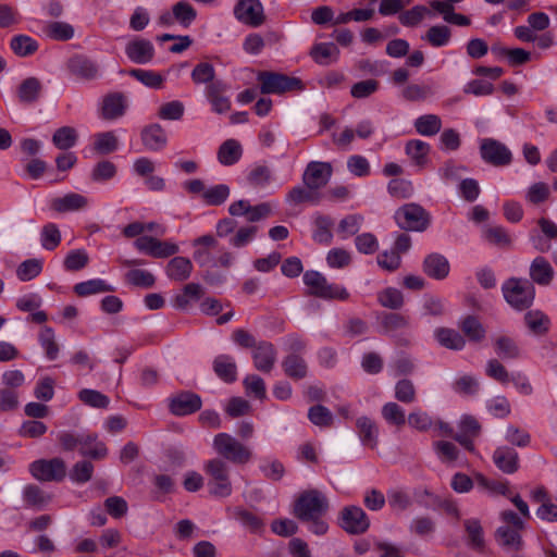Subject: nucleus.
Listing matches in <instances>:
<instances>
[{
    "mask_svg": "<svg viewBox=\"0 0 557 557\" xmlns=\"http://www.w3.org/2000/svg\"><path fill=\"white\" fill-rule=\"evenodd\" d=\"M395 398L403 404H412L417 400V389L409 379H401L395 384Z\"/></svg>",
    "mask_w": 557,
    "mask_h": 557,
    "instance_id": "0e129e2a",
    "label": "nucleus"
},
{
    "mask_svg": "<svg viewBox=\"0 0 557 557\" xmlns=\"http://www.w3.org/2000/svg\"><path fill=\"white\" fill-rule=\"evenodd\" d=\"M333 174V168L329 162L311 161L302 174L305 186L311 190H318L326 186Z\"/></svg>",
    "mask_w": 557,
    "mask_h": 557,
    "instance_id": "9b49d317",
    "label": "nucleus"
},
{
    "mask_svg": "<svg viewBox=\"0 0 557 557\" xmlns=\"http://www.w3.org/2000/svg\"><path fill=\"white\" fill-rule=\"evenodd\" d=\"M480 152L485 162L495 166L508 165L512 159L510 150L493 138H484L481 141Z\"/></svg>",
    "mask_w": 557,
    "mask_h": 557,
    "instance_id": "f8f14e48",
    "label": "nucleus"
},
{
    "mask_svg": "<svg viewBox=\"0 0 557 557\" xmlns=\"http://www.w3.org/2000/svg\"><path fill=\"white\" fill-rule=\"evenodd\" d=\"M381 412L384 420L389 424L401 428L406 423L405 410L397 403H386Z\"/></svg>",
    "mask_w": 557,
    "mask_h": 557,
    "instance_id": "052dcab7",
    "label": "nucleus"
},
{
    "mask_svg": "<svg viewBox=\"0 0 557 557\" xmlns=\"http://www.w3.org/2000/svg\"><path fill=\"white\" fill-rule=\"evenodd\" d=\"M42 90L40 81L36 77H28L24 79L17 89V97L22 103H34L36 102Z\"/></svg>",
    "mask_w": 557,
    "mask_h": 557,
    "instance_id": "f704fd0d",
    "label": "nucleus"
},
{
    "mask_svg": "<svg viewBox=\"0 0 557 557\" xmlns=\"http://www.w3.org/2000/svg\"><path fill=\"white\" fill-rule=\"evenodd\" d=\"M23 499L26 506L35 509H42L50 503L51 497L39 486L28 484L23 490Z\"/></svg>",
    "mask_w": 557,
    "mask_h": 557,
    "instance_id": "4c0bfd02",
    "label": "nucleus"
},
{
    "mask_svg": "<svg viewBox=\"0 0 557 557\" xmlns=\"http://www.w3.org/2000/svg\"><path fill=\"white\" fill-rule=\"evenodd\" d=\"M77 138L78 135L75 128L63 126L54 132L52 143L57 148L67 150L76 145Z\"/></svg>",
    "mask_w": 557,
    "mask_h": 557,
    "instance_id": "8fccbe9b",
    "label": "nucleus"
},
{
    "mask_svg": "<svg viewBox=\"0 0 557 557\" xmlns=\"http://www.w3.org/2000/svg\"><path fill=\"white\" fill-rule=\"evenodd\" d=\"M119 147V139L113 132H102L95 135L94 149L101 154L114 152Z\"/></svg>",
    "mask_w": 557,
    "mask_h": 557,
    "instance_id": "5fc2aeb1",
    "label": "nucleus"
},
{
    "mask_svg": "<svg viewBox=\"0 0 557 557\" xmlns=\"http://www.w3.org/2000/svg\"><path fill=\"white\" fill-rule=\"evenodd\" d=\"M257 79L261 84L260 91L262 94H283L301 87V82L298 78L274 72H260Z\"/></svg>",
    "mask_w": 557,
    "mask_h": 557,
    "instance_id": "1a4fd4ad",
    "label": "nucleus"
},
{
    "mask_svg": "<svg viewBox=\"0 0 557 557\" xmlns=\"http://www.w3.org/2000/svg\"><path fill=\"white\" fill-rule=\"evenodd\" d=\"M30 474L38 481L60 482L66 475V465L63 459H38L29 465Z\"/></svg>",
    "mask_w": 557,
    "mask_h": 557,
    "instance_id": "0eeeda50",
    "label": "nucleus"
},
{
    "mask_svg": "<svg viewBox=\"0 0 557 557\" xmlns=\"http://www.w3.org/2000/svg\"><path fill=\"white\" fill-rule=\"evenodd\" d=\"M422 268L429 277L438 281L446 278L450 271L448 259L438 252L428 255L423 260Z\"/></svg>",
    "mask_w": 557,
    "mask_h": 557,
    "instance_id": "6ab92c4d",
    "label": "nucleus"
},
{
    "mask_svg": "<svg viewBox=\"0 0 557 557\" xmlns=\"http://www.w3.org/2000/svg\"><path fill=\"white\" fill-rule=\"evenodd\" d=\"M502 293L507 304L518 311L530 308L535 297L533 283L520 277L506 280L502 285Z\"/></svg>",
    "mask_w": 557,
    "mask_h": 557,
    "instance_id": "7ed1b4c3",
    "label": "nucleus"
},
{
    "mask_svg": "<svg viewBox=\"0 0 557 557\" xmlns=\"http://www.w3.org/2000/svg\"><path fill=\"white\" fill-rule=\"evenodd\" d=\"M230 187L226 184H219L207 188L202 194V200L208 206H220L230 196Z\"/></svg>",
    "mask_w": 557,
    "mask_h": 557,
    "instance_id": "69168bd1",
    "label": "nucleus"
},
{
    "mask_svg": "<svg viewBox=\"0 0 557 557\" xmlns=\"http://www.w3.org/2000/svg\"><path fill=\"white\" fill-rule=\"evenodd\" d=\"M451 37L450 28L445 25L431 26L422 39L426 40L432 47L440 48L448 45Z\"/></svg>",
    "mask_w": 557,
    "mask_h": 557,
    "instance_id": "de8ad7c7",
    "label": "nucleus"
},
{
    "mask_svg": "<svg viewBox=\"0 0 557 557\" xmlns=\"http://www.w3.org/2000/svg\"><path fill=\"white\" fill-rule=\"evenodd\" d=\"M89 203L87 197L77 193H69L61 197H55L50 201V208L59 213L79 211Z\"/></svg>",
    "mask_w": 557,
    "mask_h": 557,
    "instance_id": "412c9836",
    "label": "nucleus"
},
{
    "mask_svg": "<svg viewBox=\"0 0 557 557\" xmlns=\"http://www.w3.org/2000/svg\"><path fill=\"white\" fill-rule=\"evenodd\" d=\"M38 42L27 35H15L10 41V48L21 58L34 54L38 50Z\"/></svg>",
    "mask_w": 557,
    "mask_h": 557,
    "instance_id": "58836bf2",
    "label": "nucleus"
},
{
    "mask_svg": "<svg viewBox=\"0 0 557 557\" xmlns=\"http://www.w3.org/2000/svg\"><path fill=\"white\" fill-rule=\"evenodd\" d=\"M524 321L530 331L536 335L545 334L549 329L548 317L540 310L528 311Z\"/></svg>",
    "mask_w": 557,
    "mask_h": 557,
    "instance_id": "49530a36",
    "label": "nucleus"
},
{
    "mask_svg": "<svg viewBox=\"0 0 557 557\" xmlns=\"http://www.w3.org/2000/svg\"><path fill=\"white\" fill-rule=\"evenodd\" d=\"M310 57L320 65H330L338 60L339 49L333 42H319L312 46Z\"/></svg>",
    "mask_w": 557,
    "mask_h": 557,
    "instance_id": "c85d7f7f",
    "label": "nucleus"
},
{
    "mask_svg": "<svg viewBox=\"0 0 557 557\" xmlns=\"http://www.w3.org/2000/svg\"><path fill=\"white\" fill-rule=\"evenodd\" d=\"M253 364L257 370L270 372L276 360V350L273 344L269 342H260L252 351Z\"/></svg>",
    "mask_w": 557,
    "mask_h": 557,
    "instance_id": "5701e85b",
    "label": "nucleus"
},
{
    "mask_svg": "<svg viewBox=\"0 0 557 557\" xmlns=\"http://www.w3.org/2000/svg\"><path fill=\"white\" fill-rule=\"evenodd\" d=\"M203 471L208 476V491L214 497L225 498L232 495L233 486L230 476L228 463L214 457L203 463Z\"/></svg>",
    "mask_w": 557,
    "mask_h": 557,
    "instance_id": "f257e3e1",
    "label": "nucleus"
},
{
    "mask_svg": "<svg viewBox=\"0 0 557 557\" xmlns=\"http://www.w3.org/2000/svg\"><path fill=\"white\" fill-rule=\"evenodd\" d=\"M329 508L326 497L317 490L302 493L295 503L294 515L301 521L322 517Z\"/></svg>",
    "mask_w": 557,
    "mask_h": 557,
    "instance_id": "423d86ee",
    "label": "nucleus"
},
{
    "mask_svg": "<svg viewBox=\"0 0 557 557\" xmlns=\"http://www.w3.org/2000/svg\"><path fill=\"white\" fill-rule=\"evenodd\" d=\"M470 548L482 553L485 548L484 531L479 519L471 518L463 521Z\"/></svg>",
    "mask_w": 557,
    "mask_h": 557,
    "instance_id": "2f4dec72",
    "label": "nucleus"
},
{
    "mask_svg": "<svg viewBox=\"0 0 557 557\" xmlns=\"http://www.w3.org/2000/svg\"><path fill=\"white\" fill-rule=\"evenodd\" d=\"M213 371L225 383H233L237 380V366L235 359L230 355L216 356L213 360Z\"/></svg>",
    "mask_w": 557,
    "mask_h": 557,
    "instance_id": "cd10ccee",
    "label": "nucleus"
},
{
    "mask_svg": "<svg viewBox=\"0 0 557 557\" xmlns=\"http://www.w3.org/2000/svg\"><path fill=\"white\" fill-rule=\"evenodd\" d=\"M126 109V97L122 92H112L103 98L101 114L106 120H115L124 115Z\"/></svg>",
    "mask_w": 557,
    "mask_h": 557,
    "instance_id": "b1692460",
    "label": "nucleus"
},
{
    "mask_svg": "<svg viewBox=\"0 0 557 557\" xmlns=\"http://www.w3.org/2000/svg\"><path fill=\"white\" fill-rule=\"evenodd\" d=\"M113 287L107 284L106 281L101 278H92L85 282L77 283L74 286V292L79 297H87L95 294H101L107 292H112Z\"/></svg>",
    "mask_w": 557,
    "mask_h": 557,
    "instance_id": "ea45409f",
    "label": "nucleus"
},
{
    "mask_svg": "<svg viewBox=\"0 0 557 557\" xmlns=\"http://www.w3.org/2000/svg\"><path fill=\"white\" fill-rule=\"evenodd\" d=\"M78 399L84 403L85 405H88L94 408H101L104 409L109 406L110 399L104 394L96 391V389H89L84 388L78 393Z\"/></svg>",
    "mask_w": 557,
    "mask_h": 557,
    "instance_id": "774afa93",
    "label": "nucleus"
},
{
    "mask_svg": "<svg viewBox=\"0 0 557 557\" xmlns=\"http://www.w3.org/2000/svg\"><path fill=\"white\" fill-rule=\"evenodd\" d=\"M381 324L386 333H393L408 329L410 326V318L397 312L384 313Z\"/></svg>",
    "mask_w": 557,
    "mask_h": 557,
    "instance_id": "864d4df0",
    "label": "nucleus"
},
{
    "mask_svg": "<svg viewBox=\"0 0 557 557\" xmlns=\"http://www.w3.org/2000/svg\"><path fill=\"white\" fill-rule=\"evenodd\" d=\"M44 33L52 40L66 41L73 38L74 28L65 22H51L45 26Z\"/></svg>",
    "mask_w": 557,
    "mask_h": 557,
    "instance_id": "c03bdc74",
    "label": "nucleus"
},
{
    "mask_svg": "<svg viewBox=\"0 0 557 557\" xmlns=\"http://www.w3.org/2000/svg\"><path fill=\"white\" fill-rule=\"evenodd\" d=\"M416 131L422 136H434L442 128V121L436 114H424L414 121Z\"/></svg>",
    "mask_w": 557,
    "mask_h": 557,
    "instance_id": "37998d69",
    "label": "nucleus"
},
{
    "mask_svg": "<svg viewBox=\"0 0 557 557\" xmlns=\"http://www.w3.org/2000/svg\"><path fill=\"white\" fill-rule=\"evenodd\" d=\"M202 401L199 395L191 392H182L170 400V411L178 417L188 416L201 408Z\"/></svg>",
    "mask_w": 557,
    "mask_h": 557,
    "instance_id": "dca6fc26",
    "label": "nucleus"
},
{
    "mask_svg": "<svg viewBox=\"0 0 557 557\" xmlns=\"http://www.w3.org/2000/svg\"><path fill=\"white\" fill-rule=\"evenodd\" d=\"M430 150L431 146L420 139L408 140L405 146L406 154L419 169H423L428 164Z\"/></svg>",
    "mask_w": 557,
    "mask_h": 557,
    "instance_id": "bb28decb",
    "label": "nucleus"
},
{
    "mask_svg": "<svg viewBox=\"0 0 557 557\" xmlns=\"http://www.w3.org/2000/svg\"><path fill=\"white\" fill-rule=\"evenodd\" d=\"M341 527L350 534H362L370 527V520L361 507L347 506L341 511Z\"/></svg>",
    "mask_w": 557,
    "mask_h": 557,
    "instance_id": "ddd939ff",
    "label": "nucleus"
},
{
    "mask_svg": "<svg viewBox=\"0 0 557 557\" xmlns=\"http://www.w3.org/2000/svg\"><path fill=\"white\" fill-rule=\"evenodd\" d=\"M460 329L471 342L480 343L485 337L484 326L473 315L466 317L460 324Z\"/></svg>",
    "mask_w": 557,
    "mask_h": 557,
    "instance_id": "09e8293b",
    "label": "nucleus"
},
{
    "mask_svg": "<svg viewBox=\"0 0 557 557\" xmlns=\"http://www.w3.org/2000/svg\"><path fill=\"white\" fill-rule=\"evenodd\" d=\"M176 22L184 28L189 27L197 17V11L187 1H178L172 7Z\"/></svg>",
    "mask_w": 557,
    "mask_h": 557,
    "instance_id": "3c124183",
    "label": "nucleus"
},
{
    "mask_svg": "<svg viewBox=\"0 0 557 557\" xmlns=\"http://www.w3.org/2000/svg\"><path fill=\"white\" fill-rule=\"evenodd\" d=\"M235 17L245 25L259 27L265 22L264 9L260 0H239L234 7Z\"/></svg>",
    "mask_w": 557,
    "mask_h": 557,
    "instance_id": "9d476101",
    "label": "nucleus"
},
{
    "mask_svg": "<svg viewBox=\"0 0 557 557\" xmlns=\"http://www.w3.org/2000/svg\"><path fill=\"white\" fill-rule=\"evenodd\" d=\"M127 58L136 64H147L154 58V47L148 39L136 38L125 47Z\"/></svg>",
    "mask_w": 557,
    "mask_h": 557,
    "instance_id": "f3484780",
    "label": "nucleus"
},
{
    "mask_svg": "<svg viewBox=\"0 0 557 557\" xmlns=\"http://www.w3.org/2000/svg\"><path fill=\"white\" fill-rule=\"evenodd\" d=\"M359 438L362 445L374 449L377 446L379 429L373 420L360 417L356 421Z\"/></svg>",
    "mask_w": 557,
    "mask_h": 557,
    "instance_id": "7c9ffc66",
    "label": "nucleus"
},
{
    "mask_svg": "<svg viewBox=\"0 0 557 557\" xmlns=\"http://www.w3.org/2000/svg\"><path fill=\"white\" fill-rule=\"evenodd\" d=\"M522 530L509 525H500L495 532V539L505 549L518 552L523 547V540L520 534Z\"/></svg>",
    "mask_w": 557,
    "mask_h": 557,
    "instance_id": "a878e982",
    "label": "nucleus"
},
{
    "mask_svg": "<svg viewBox=\"0 0 557 557\" xmlns=\"http://www.w3.org/2000/svg\"><path fill=\"white\" fill-rule=\"evenodd\" d=\"M495 351L502 359H517L520 357V349L513 338L509 336H498L494 341Z\"/></svg>",
    "mask_w": 557,
    "mask_h": 557,
    "instance_id": "79ce46f5",
    "label": "nucleus"
},
{
    "mask_svg": "<svg viewBox=\"0 0 557 557\" xmlns=\"http://www.w3.org/2000/svg\"><path fill=\"white\" fill-rule=\"evenodd\" d=\"M125 281L129 285L141 288H150L156 283V278L151 272L140 269L129 270L125 274Z\"/></svg>",
    "mask_w": 557,
    "mask_h": 557,
    "instance_id": "680f3d73",
    "label": "nucleus"
},
{
    "mask_svg": "<svg viewBox=\"0 0 557 557\" xmlns=\"http://www.w3.org/2000/svg\"><path fill=\"white\" fill-rule=\"evenodd\" d=\"M58 440L64 450H74L76 447H79V453L84 457L103 459L108 455V448L104 444H96L94 448H87V442L91 441L92 437L82 436V434L75 435L71 432H61L58 435Z\"/></svg>",
    "mask_w": 557,
    "mask_h": 557,
    "instance_id": "6e6552de",
    "label": "nucleus"
},
{
    "mask_svg": "<svg viewBox=\"0 0 557 557\" xmlns=\"http://www.w3.org/2000/svg\"><path fill=\"white\" fill-rule=\"evenodd\" d=\"M426 15L432 12L424 5L418 4L398 15L399 23L405 27H414L419 25Z\"/></svg>",
    "mask_w": 557,
    "mask_h": 557,
    "instance_id": "a18cd8bd",
    "label": "nucleus"
},
{
    "mask_svg": "<svg viewBox=\"0 0 557 557\" xmlns=\"http://www.w3.org/2000/svg\"><path fill=\"white\" fill-rule=\"evenodd\" d=\"M228 90V86L222 81H215L206 87V97L211 103L212 110L222 114L231 109V101L225 96Z\"/></svg>",
    "mask_w": 557,
    "mask_h": 557,
    "instance_id": "a211bd4d",
    "label": "nucleus"
},
{
    "mask_svg": "<svg viewBox=\"0 0 557 557\" xmlns=\"http://www.w3.org/2000/svg\"><path fill=\"white\" fill-rule=\"evenodd\" d=\"M434 336L438 344L447 349L461 350L466 346L463 336L456 330L448 327H437Z\"/></svg>",
    "mask_w": 557,
    "mask_h": 557,
    "instance_id": "473e14b6",
    "label": "nucleus"
},
{
    "mask_svg": "<svg viewBox=\"0 0 557 557\" xmlns=\"http://www.w3.org/2000/svg\"><path fill=\"white\" fill-rule=\"evenodd\" d=\"M243 149L235 139L225 140L218 150V160L221 164L230 166L235 164L242 157Z\"/></svg>",
    "mask_w": 557,
    "mask_h": 557,
    "instance_id": "c9c22d12",
    "label": "nucleus"
},
{
    "mask_svg": "<svg viewBox=\"0 0 557 557\" xmlns=\"http://www.w3.org/2000/svg\"><path fill=\"white\" fill-rule=\"evenodd\" d=\"M492 459L497 469L506 474H512L519 469V455L509 446L497 447Z\"/></svg>",
    "mask_w": 557,
    "mask_h": 557,
    "instance_id": "aec40b11",
    "label": "nucleus"
},
{
    "mask_svg": "<svg viewBox=\"0 0 557 557\" xmlns=\"http://www.w3.org/2000/svg\"><path fill=\"white\" fill-rule=\"evenodd\" d=\"M529 275L533 283L548 286L554 280L555 271L546 258L539 256L531 262Z\"/></svg>",
    "mask_w": 557,
    "mask_h": 557,
    "instance_id": "4be33fe9",
    "label": "nucleus"
},
{
    "mask_svg": "<svg viewBox=\"0 0 557 557\" xmlns=\"http://www.w3.org/2000/svg\"><path fill=\"white\" fill-rule=\"evenodd\" d=\"M247 181L251 186L263 188L272 181V171L263 164L255 165L248 173Z\"/></svg>",
    "mask_w": 557,
    "mask_h": 557,
    "instance_id": "338daca9",
    "label": "nucleus"
},
{
    "mask_svg": "<svg viewBox=\"0 0 557 557\" xmlns=\"http://www.w3.org/2000/svg\"><path fill=\"white\" fill-rule=\"evenodd\" d=\"M129 75L149 88L159 89L164 83L163 76L151 70L133 69Z\"/></svg>",
    "mask_w": 557,
    "mask_h": 557,
    "instance_id": "4d7b16f0",
    "label": "nucleus"
},
{
    "mask_svg": "<svg viewBox=\"0 0 557 557\" xmlns=\"http://www.w3.org/2000/svg\"><path fill=\"white\" fill-rule=\"evenodd\" d=\"M453 389L462 396H474L480 389V383L475 376L465 374L455 380Z\"/></svg>",
    "mask_w": 557,
    "mask_h": 557,
    "instance_id": "13d9d810",
    "label": "nucleus"
},
{
    "mask_svg": "<svg viewBox=\"0 0 557 557\" xmlns=\"http://www.w3.org/2000/svg\"><path fill=\"white\" fill-rule=\"evenodd\" d=\"M69 72L83 81H94L100 76V69L96 61L83 54H76L67 61Z\"/></svg>",
    "mask_w": 557,
    "mask_h": 557,
    "instance_id": "4468645a",
    "label": "nucleus"
},
{
    "mask_svg": "<svg viewBox=\"0 0 557 557\" xmlns=\"http://www.w3.org/2000/svg\"><path fill=\"white\" fill-rule=\"evenodd\" d=\"M193 247L195 248L193 253L194 260L200 267H211L214 259L212 250H216L219 248V242L216 238L210 234L202 235L194 239Z\"/></svg>",
    "mask_w": 557,
    "mask_h": 557,
    "instance_id": "2eb2a0df",
    "label": "nucleus"
},
{
    "mask_svg": "<svg viewBox=\"0 0 557 557\" xmlns=\"http://www.w3.org/2000/svg\"><path fill=\"white\" fill-rule=\"evenodd\" d=\"M434 95V89L428 84H410L401 90V96L408 101H423Z\"/></svg>",
    "mask_w": 557,
    "mask_h": 557,
    "instance_id": "bf43d9fd",
    "label": "nucleus"
},
{
    "mask_svg": "<svg viewBox=\"0 0 557 557\" xmlns=\"http://www.w3.org/2000/svg\"><path fill=\"white\" fill-rule=\"evenodd\" d=\"M212 447L219 458L233 465H246L252 460V450L228 433H218L212 441Z\"/></svg>",
    "mask_w": 557,
    "mask_h": 557,
    "instance_id": "f03ea898",
    "label": "nucleus"
},
{
    "mask_svg": "<svg viewBox=\"0 0 557 557\" xmlns=\"http://www.w3.org/2000/svg\"><path fill=\"white\" fill-rule=\"evenodd\" d=\"M141 141L147 150L160 151L168 143L166 134L160 124H150L141 131Z\"/></svg>",
    "mask_w": 557,
    "mask_h": 557,
    "instance_id": "393cba45",
    "label": "nucleus"
},
{
    "mask_svg": "<svg viewBox=\"0 0 557 557\" xmlns=\"http://www.w3.org/2000/svg\"><path fill=\"white\" fill-rule=\"evenodd\" d=\"M193 271V263L188 258L174 257L166 265V274L171 280L183 282L186 281Z\"/></svg>",
    "mask_w": 557,
    "mask_h": 557,
    "instance_id": "72a5a7b5",
    "label": "nucleus"
},
{
    "mask_svg": "<svg viewBox=\"0 0 557 557\" xmlns=\"http://www.w3.org/2000/svg\"><path fill=\"white\" fill-rule=\"evenodd\" d=\"M396 224L405 231L423 232L431 223L430 213L420 205L410 202L395 211Z\"/></svg>",
    "mask_w": 557,
    "mask_h": 557,
    "instance_id": "39448f33",
    "label": "nucleus"
},
{
    "mask_svg": "<svg viewBox=\"0 0 557 557\" xmlns=\"http://www.w3.org/2000/svg\"><path fill=\"white\" fill-rule=\"evenodd\" d=\"M308 419L311 423L320 428H330L334 421L330 409L322 405L310 407L308 410Z\"/></svg>",
    "mask_w": 557,
    "mask_h": 557,
    "instance_id": "e2e57ef3",
    "label": "nucleus"
},
{
    "mask_svg": "<svg viewBox=\"0 0 557 557\" xmlns=\"http://www.w3.org/2000/svg\"><path fill=\"white\" fill-rule=\"evenodd\" d=\"M313 223V240L318 244L330 245L333 239V234L331 232L333 220L327 215L318 214L315 215Z\"/></svg>",
    "mask_w": 557,
    "mask_h": 557,
    "instance_id": "e433bc0d",
    "label": "nucleus"
},
{
    "mask_svg": "<svg viewBox=\"0 0 557 557\" xmlns=\"http://www.w3.org/2000/svg\"><path fill=\"white\" fill-rule=\"evenodd\" d=\"M377 301L382 307L397 310L404 306V295L395 287H387L377 293Z\"/></svg>",
    "mask_w": 557,
    "mask_h": 557,
    "instance_id": "603ef678",
    "label": "nucleus"
},
{
    "mask_svg": "<svg viewBox=\"0 0 557 557\" xmlns=\"http://www.w3.org/2000/svg\"><path fill=\"white\" fill-rule=\"evenodd\" d=\"M304 284L308 288V294L325 300H342L349 298L347 289L338 284L331 283L318 271H307L302 276Z\"/></svg>",
    "mask_w": 557,
    "mask_h": 557,
    "instance_id": "20e7f679",
    "label": "nucleus"
},
{
    "mask_svg": "<svg viewBox=\"0 0 557 557\" xmlns=\"http://www.w3.org/2000/svg\"><path fill=\"white\" fill-rule=\"evenodd\" d=\"M39 343L49 360H55L59 356V345L55 342V335L51 327L45 326L39 332Z\"/></svg>",
    "mask_w": 557,
    "mask_h": 557,
    "instance_id": "6e6d98bb",
    "label": "nucleus"
},
{
    "mask_svg": "<svg viewBox=\"0 0 557 557\" xmlns=\"http://www.w3.org/2000/svg\"><path fill=\"white\" fill-rule=\"evenodd\" d=\"M231 513L234 519L239 521L252 533H258L263 529L264 523L262 519L247 509L235 507Z\"/></svg>",
    "mask_w": 557,
    "mask_h": 557,
    "instance_id": "a19ab883",
    "label": "nucleus"
},
{
    "mask_svg": "<svg viewBox=\"0 0 557 557\" xmlns=\"http://www.w3.org/2000/svg\"><path fill=\"white\" fill-rule=\"evenodd\" d=\"M284 373L292 380L298 381L307 376L308 364L298 354H289L282 361Z\"/></svg>",
    "mask_w": 557,
    "mask_h": 557,
    "instance_id": "c756f323",
    "label": "nucleus"
}]
</instances>
